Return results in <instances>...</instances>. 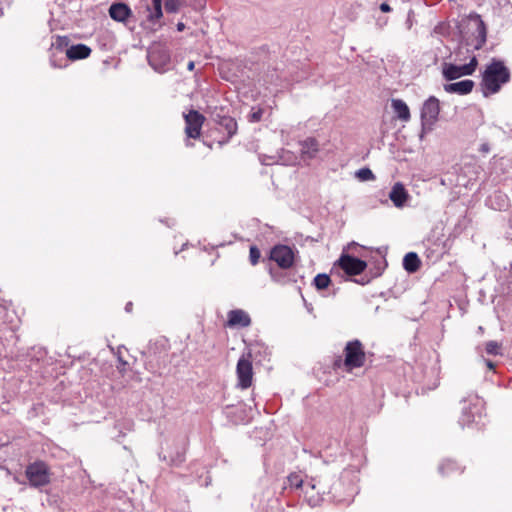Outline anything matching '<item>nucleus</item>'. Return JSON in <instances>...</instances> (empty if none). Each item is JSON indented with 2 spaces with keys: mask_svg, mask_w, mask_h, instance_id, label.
Listing matches in <instances>:
<instances>
[{
  "mask_svg": "<svg viewBox=\"0 0 512 512\" xmlns=\"http://www.w3.org/2000/svg\"><path fill=\"white\" fill-rule=\"evenodd\" d=\"M356 176L361 181H370L375 179V175L369 168H361L356 172Z\"/></svg>",
  "mask_w": 512,
  "mask_h": 512,
  "instance_id": "obj_27",
  "label": "nucleus"
},
{
  "mask_svg": "<svg viewBox=\"0 0 512 512\" xmlns=\"http://www.w3.org/2000/svg\"><path fill=\"white\" fill-rule=\"evenodd\" d=\"M486 364H487V366H488L490 369H493V368H494V364H493V362H491L490 360H486Z\"/></svg>",
  "mask_w": 512,
  "mask_h": 512,
  "instance_id": "obj_42",
  "label": "nucleus"
},
{
  "mask_svg": "<svg viewBox=\"0 0 512 512\" xmlns=\"http://www.w3.org/2000/svg\"><path fill=\"white\" fill-rule=\"evenodd\" d=\"M165 9L167 12H175L177 10V4L174 0H167L165 2Z\"/></svg>",
  "mask_w": 512,
  "mask_h": 512,
  "instance_id": "obj_32",
  "label": "nucleus"
},
{
  "mask_svg": "<svg viewBox=\"0 0 512 512\" xmlns=\"http://www.w3.org/2000/svg\"><path fill=\"white\" fill-rule=\"evenodd\" d=\"M251 324L249 315L240 309L231 310L228 313V325L231 327H248Z\"/></svg>",
  "mask_w": 512,
  "mask_h": 512,
  "instance_id": "obj_19",
  "label": "nucleus"
},
{
  "mask_svg": "<svg viewBox=\"0 0 512 512\" xmlns=\"http://www.w3.org/2000/svg\"><path fill=\"white\" fill-rule=\"evenodd\" d=\"M510 70L501 60L492 59L481 73L479 83L480 90L484 97L497 94L502 86L510 81Z\"/></svg>",
  "mask_w": 512,
  "mask_h": 512,
  "instance_id": "obj_1",
  "label": "nucleus"
},
{
  "mask_svg": "<svg viewBox=\"0 0 512 512\" xmlns=\"http://www.w3.org/2000/svg\"><path fill=\"white\" fill-rule=\"evenodd\" d=\"M262 115H263V109H261V108L254 109L253 108L251 113L248 116V120H249V122H252V123L259 122L262 119Z\"/></svg>",
  "mask_w": 512,
  "mask_h": 512,
  "instance_id": "obj_30",
  "label": "nucleus"
},
{
  "mask_svg": "<svg viewBox=\"0 0 512 512\" xmlns=\"http://www.w3.org/2000/svg\"><path fill=\"white\" fill-rule=\"evenodd\" d=\"M261 257L260 250L257 248V246L253 245L250 247L249 250V260L250 263L254 266L259 262V259Z\"/></svg>",
  "mask_w": 512,
  "mask_h": 512,
  "instance_id": "obj_28",
  "label": "nucleus"
},
{
  "mask_svg": "<svg viewBox=\"0 0 512 512\" xmlns=\"http://www.w3.org/2000/svg\"><path fill=\"white\" fill-rule=\"evenodd\" d=\"M480 150H481L482 152H488V151H489V146H488V144H482V145H481Z\"/></svg>",
  "mask_w": 512,
  "mask_h": 512,
  "instance_id": "obj_37",
  "label": "nucleus"
},
{
  "mask_svg": "<svg viewBox=\"0 0 512 512\" xmlns=\"http://www.w3.org/2000/svg\"><path fill=\"white\" fill-rule=\"evenodd\" d=\"M494 197L500 200L497 207L499 210L504 209L507 206V200L504 195H502L501 193H495Z\"/></svg>",
  "mask_w": 512,
  "mask_h": 512,
  "instance_id": "obj_31",
  "label": "nucleus"
},
{
  "mask_svg": "<svg viewBox=\"0 0 512 512\" xmlns=\"http://www.w3.org/2000/svg\"><path fill=\"white\" fill-rule=\"evenodd\" d=\"M464 403L469 402V406L462 408V415L459 419V424L464 427L477 418H481L483 410V401L477 395H469L468 399L463 400Z\"/></svg>",
  "mask_w": 512,
  "mask_h": 512,
  "instance_id": "obj_7",
  "label": "nucleus"
},
{
  "mask_svg": "<svg viewBox=\"0 0 512 512\" xmlns=\"http://www.w3.org/2000/svg\"><path fill=\"white\" fill-rule=\"evenodd\" d=\"M313 283L317 290H324L330 285L331 279L329 275L320 273L315 276Z\"/></svg>",
  "mask_w": 512,
  "mask_h": 512,
  "instance_id": "obj_26",
  "label": "nucleus"
},
{
  "mask_svg": "<svg viewBox=\"0 0 512 512\" xmlns=\"http://www.w3.org/2000/svg\"><path fill=\"white\" fill-rule=\"evenodd\" d=\"M214 121L219 125L221 129L226 131L228 139H230L237 132V122L234 118L227 115L216 114Z\"/></svg>",
  "mask_w": 512,
  "mask_h": 512,
  "instance_id": "obj_18",
  "label": "nucleus"
},
{
  "mask_svg": "<svg viewBox=\"0 0 512 512\" xmlns=\"http://www.w3.org/2000/svg\"><path fill=\"white\" fill-rule=\"evenodd\" d=\"M440 112V104L439 100L430 96L423 104L421 109V122L423 129L431 130L432 126L438 120V115Z\"/></svg>",
  "mask_w": 512,
  "mask_h": 512,
  "instance_id": "obj_9",
  "label": "nucleus"
},
{
  "mask_svg": "<svg viewBox=\"0 0 512 512\" xmlns=\"http://www.w3.org/2000/svg\"><path fill=\"white\" fill-rule=\"evenodd\" d=\"M475 82L470 79H465L458 82L444 84V91L449 94L467 95L472 92Z\"/></svg>",
  "mask_w": 512,
  "mask_h": 512,
  "instance_id": "obj_15",
  "label": "nucleus"
},
{
  "mask_svg": "<svg viewBox=\"0 0 512 512\" xmlns=\"http://www.w3.org/2000/svg\"><path fill=\"white\" fill-rule=\"evenodd\" d=\"M25 474L33 487H42L50 482L49 467L42 461H36L28 465Z\"/></svg>",
  "mask_w": 512,
  "mask_h": 512,
  "instance_id": "obj_6",
  "label": "nucleus"
},
{
  "mask_svg": "<svg viewBox=\"0 0 512 512\" xmlns=\"http://www.w3.org/2000/svg\"><path fill=\"white\" fill-rule=\"evenodd\" d=\"M91 49L85 44L72 45L66 50V56L70 60H81L89 57Z\"/></svg>",
  "mask_w": 512,
  "mask_h": 512,
  "instance_id": "obj_20",
  "label": "nucleus"
},
{
  "mask_svg": "<svg viewBox=\"0 0 512 512\" xmlns=\"http://www.w3.org/2000/svg\"><path fill=\"white\" fill-rule=\"evenodd\" d=\"M176 28L179 32H181L185 29V24L183 22H178Z\"/></svg>",
  "mask_w": 512,
  "mask_h": 512,
  "instance_id": "obj_36",
  "label": "nucleus"
},
{
  "mask_svg": "<svg viewBox=\"0 0 512 512\" xmlns=\"http://www.w3.org/2000/svg\"><path fill=\"white\" fill-rule=\"evenodd\" d=\"M475 18L477 19V27H476L477 43L475 44L474 48L479 50L486 43L487 28H486L484 21L481 19V17L479 15H475Z\"/></svg>",
  "mask_w": 512,
  "mask_h": 512,
  "instance_id": "obj_22",
  "label": "nucleus"
},
{
  "mask_svg": "<svg viewBox=\"0 0 512 512\" xmlns=\"http://www.w3.org/2000/svg\"><path fill=\"white\" fill-rule=\"evenodd\" d=\"M478 66V60L476 56H473L469 63L464 65H456L453 63L444 62L442 64V75L447 81L456 80L462 76L472 75Z\"/></svg>",
  "mask_w": 512,
  "mask_h": 512,
  "instance_id": "obj_5",
  "label": "nucleus"
},
{
  "mask_svg": "<svg viewBox=\"0 0 512 512\" xmlns=\"http://www.w3.org/2000/svg\"><path fill=\"white\" fill-rule=\"evenodd\" d=\"M338 265L349 276L359 275L367 267L365 261L348 254H343L339 258Z\"/></svg>",
  "mask_w": 512,
  "mask_h": 512,
  "instance_id": "obj_11",
  "label": "nucleus"
},
{
  "mask_svg": "<svg viewBox=\"0 0 512 512\" xmlns=\"http://www.w3.org/2000/svg\"><path fill=\"white\" fill-rule=\"evenodd\" d=\"M380 10H381L382 12H384V13H387V12H390V11H391V7H390V5H389L388 3L383 2V3H381V5H380Z\"/></svg>",
  "mask_w": 512,
  "mask_h": 512,
  "instance_id": "obj_33",
  "label": "nucleus"
},
{
  "mask_svg": "<svg viewBox=\"0 0 512 512\" xmlns=\"http://www.w3.org/2000/svg\"><path fill=\"white\" fill-rule=\"evenodd\" d=\"M389 199L392 201L395 207L402 208L409 199V194L405 189L404 185L397 182L393 185L389 192Z\"/></svg>",
  "mask_w": 512,
  "mask_h": 512,
  "instance_id": "obj_16",
  "label": "nucleus"
},
{
  "mask_svg": "<svg viewBox=\"0 0 512 512\" xmlns=\"http://www.w3.org/2000/svg\"><path fill=\"white\" fill-rule=\"evenodd\" d=\"M147 58L154 70L162 72L170 62V52L164 45L153 44L148 50Z\"/></svg>",
  "mask_w": 512,
  "mask_h": 512,
  "instance_id": "obj_8",
  "label": "nucleus"
},
{
  "mask_svg": "<svg viewBox=\"0 0 512 512\" xmlns=\"http://www.w3.org/2000/svg\"><path fill=\"white\" fill-rule=\"evenodd\" d=\"M66 37H58L57 41L59 42V45H61L64 41H66Z\"/></svg>",
  "mask_w": 512,
  "mask_h": 512,
  "instance_id": "obj_41",
  "label": "nucleus"
},
{
  "mask_svg": "<svg viewBox=\"0 0 512 512\" xmlns=\"http://www.w3.org/2000/svg\"><path fill=\"white\" fill-rule=\"evenodd\" d=\"M392 108L397 114V117L403 121L410 119V110L407 104L401 99H392Z\"/></svg>",
  "mask_w": 512,
  "mask_h": 512,
  "instance_id": "obj_23",
  "label": "nucleus"
},
{
  "mask_svg": "<svg viewBox=\"0 0 512 512\" xmlns=\"http://www.w3.org/2000/svg\"><path fill=\"white\" fill-rule=\"evenodd\" d=\"M194 67H195V64L193 61H190L187 65V68L189 71H192L194 69Z\"/></svg>",
  "mask_w": 512,
  "mask_h": 512,
  "instance_id": "obj_40",
  "label": "nucleus"
},
{
  "mask_svg": "<svg viewBox=\"0 0 512 512\" xmlns=\"http://www.w3.org/2000/svg\"><path fill=\"white\" fill-rule=\"evenodd\" d=\"M301 157L304 161L314 159L319 152V142L313 137L300 142Z\"/></svg>",
  "mask_w": 512,
  "mask_h": 512,
  "instance_id": "obj_17",
  "label": "nucleus"
},
{
  "mask_svg": "<svg viewBox=\"0 0 512 512\" xmlns=\"http://www.w3.org/2000/svg\"><path fill=\"white\" fill-rule=\"evenodd\" d=\"M287 481L290 487L305 488V493H308V488L311 490H317L318 494H332L333 499L337 502L345 501V499L338 497L336 484L332 487H328V479L320 478L319 480L312 479L310 482L304 484L302 477L297 473H292L287 477Z\"/></svg>",
  "mask_w": 512,
  "mask_h": 512,
  "instance_id": "obj_2",
  "label": "nucleus"
},
{
  "mask_svg": "<svg viewBox=\"0 0 512 512\" xmlns=\"http://www.w3.org/2000/svg\"><path fill=\"white\" fill-rule=\"evenodd\" d=\"M343 363H344V360H342L341 357H338L335 361H334V368H340L341 366H343Z\"/></svg>",
  "mask_w": 512,
  "mask_h": 512,
  "instance_id": "obj_34",
  "label": "nucleus"
},
{
  "mask_svg": "<svg viewBox=\"0 0 512 512\" xmlns=\"http://www.w3.org/2000/svg\"><path fill=\"white\" fill-rule=\"evenodd\" d=\"M270 259L282 269H288L294 264V251L287 245H276L270 251Z\"/></svg>",
  "mask_w": 512,
  "mask_h": 512,
  "instance_id": "obj_10",
  "label": "nucleus"
},
{
  "mask_svg": "<svg viewBox=\"0 0 512 512\" xmlns=\"http://www.w3.org/2000/svg\"><path fill=\"white\" fill-rule=\"evenodd\" d=\"M421 261L417 253L409 252L403 258V267L408 273H415L419 270Z\"/></svg>",
  "mask_w": 512,
  "mask_h": 512,
  "instance_id": "obj_21",
  "label": "nucleus"
},
{
  "mask_svg": "<svg viewBox=\"0 0 512 512\" xmlns=\"http://www.w3.org/2000/svg\"><path fill=\"white\" fill-rule=\"evenodd\" d=\"M485 350L490 355L500 354V344L497 341H489L485 345Z\"/></svg>",
  "mask_w": 512,
  "mask_h": 512,
  "instance_id": "obj_29",
  "label": "nucleus"
},
{
  "mask_svg": "<svg viewBox=\"0 0 512 512\" xmlns=\"http://www.w3.org/2000/svg\"><path fill=\"white\" fill-rule=\"evenodd\" d=\"M344 356L343 367L346 372H351L355 368L362 367L366 360L363 345L359 340L347 342L344 348Z\"/></svg>",
  "mask_w": 512,
  "mask_h": 512,
  "instance_id": "obj_4",
  "label": "nucleus"
},
{
  "mask_svg": "<svg viewBox=\"0 0 512 512\" xmlns=\"http://www.w3.org/2000/svg\"><path fill=\"white\" fill-rule=\"evenodd\" d=\"M236 372L239 380V386L242 389H247L250 387L253 377L252 363L245 357H241L238 360Z\"/></svg>",
  "mask_w": 512,
  "mask_h": 512,
  "instance_id": "obj_13",
  "label": "nucleus"
},
{
  "mask_svg": "<svg viewBox=\"0 0 512 512\" xmlns=\"http://www.w3.org/2000/svg\"><path fill=\"white\" fill-rule=\"evenodd\" d=\"M109 16L116 22L125 23L132 16V11L126 3L115 2L109 7Z\"/></svg>",
  "mask_w": 512,
  "mask_h": 512,
  "instance_id": "obj_14",
  "label": "nucleus"
},
{
  "mask_svg": "<svg viewBox=\"0 0 512 512\" xmlns=\"http://www.w3.org/2000/svg\"><path fill=\"white\" fill-rule=\"evenodd\" d=\"M132 306H133L132 302H128V303L126 304V306H125V310H126V312H131V310H132Z\"/></svg>",
  "mask_w": 512,
  "mask_h": 512,
  "instance_id": "obj_39",
  "label": "nucleus"
},
{
  "mask_svg": "<svg viewBox=\"0 0 512 512\" xmlns=\"http://www.w3.org/2000/svg\"><path fill=\"white\" fill-rule=\"evenodd\" d=\"M507 234V238L512 241V220L510 221V224H509V229L508 231L506 232Z\"/></svg>",
  "mask_w": 512,
  "mask_h": 512,
  "instance_id": "obj_35",
  "label": "nucleus"
},
{
  "mask_svg": "<svg viewBox=\"0 0 512 512\" xmlns=\"http://www.w3.org/2000/svg\"><path fill=\"white\" fill-rule=\"evenodd\" d=\"M184 119L187 136L193 139L199 138L205 117L196 110H190L188 114L184 115Z\"/></svg>",
  "mask_w": 512,
  "mask_h": 512,
  "instance_id": "obj_12",
  "label": "nucleus"
},
{
  "mask_svg": "<svg viewBox=\"0 0 512 512\" xmlns=\"http://www.w3.org/2000/svg\"><path fill=\"white\" fill-rule=\"evenodd\" d=\"M356 283H359L361 285H364L369 282L368 279L361 278L360 280H355Z\"/></svg>",
  "mask_w": 512,
  "mask_h": 512,
  "instance_id": "obj_38",
  "label": "nucleus"
},
{
  "mask_svg": "<svg viewBox=\"0 0 512 512\" xmlns=\"http://www.w3.org/2000/svg\"><path fill=\"white\" fill-rule=\"evenodd\" d=\"M187 444L185 437L174 439L165 451L159 453L160 460L169 466H180L186 459Z\"/></svg>",
  "mask_w": 512,
  "mask_h": 512,
  "instance_id": "obj_3",
  "label": "nucleus"
},
{
  "mask_svg": "<svg viewBox=\"0 0 512 512\" xmlns=\"http://www.w3.org/2000/svg\"><path fill=\"white\" fill-rule=\"evenodd\" d=\"M162 15V0H152V8H149L148 19L150 21L158 20Z\"/></svg>",
  "mask_w": 512,
  "mask_h": 512,
  "instance_id": "obj_25",
  "label": "nucleus"
},
{
  "mask_svg": "<svg viewBox=\"0 0 512 512\" xmlns=\"http://www.w3.org/2000/svg\"><path fill=\"white\" fill-rule=\"evenodd\" d=\"M438 471L443 476L451 475L454 472L462 473L460 467L452 460L443 461L439 467Z\"/></svg>",
  "mask_w": 512,
  "mask_h": 512,
  "instance_id": "obj_24",
  "label": "nucleus"
}]
</instances>
